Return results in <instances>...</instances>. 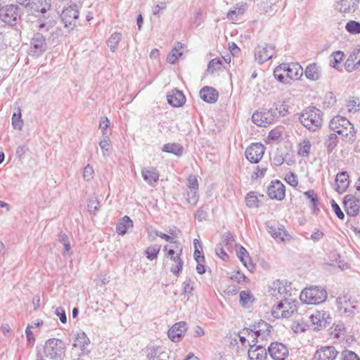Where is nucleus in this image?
<instances>
[{
    "instance_id": "1",
    "label": "nucleus",
    "mask_w": 360,
    "mask_h": 360,
    "mask_svg": "<svg viewBox=\"0 0 360 360\" xmlns=\"http://www.w3.org/2000/svg\"><path fill=\"white\" fill-rule=\"evenodd\" d=\"M330 130L342 136V139L353 143L356 139V131L354 125L345 117L335 116L329 123Z\"/></svg>"
},
{
    "instance_id": "30",
    "label": "nucleus",
    "mask_w": 360,
    "mask_h": 360,
    "mask_svg": "<svg viewBox=\"0 0 360 360\" xmlns=\"http://www.w3.org/2000/svg\"><path fill=\"white\" fill-rule=\"evenodd\" d=\"M167 101L172 106L181 107L184 104L186 98L181 91L172 90L167 95Z\"/></svg>"
},
{
    "instance_id": "16",
    "label": "nucleus",
    "mask_w": 360,
    "mask_h": 360,
    "mask_svg": "<svg viewBox=\"0 0 360 360\" xmlns=\"http://www.w3.org/2000/svg\"><path fill=\"white\" fill-rule=\"evenodd\" d=\"M266 226L268 233L277 242H288L292 238L289 233L285 229H284L283 227L274 226L269 222L266 224Z\"/></svg>"
},
{
    "instance_id": "13",
    "label": "nucleus",
    "mask_w": 360,
    "mask_h": 360,
    "mask_svg": "<svg viewBox=\"0 0 360 360\" xmlns=\"http://www.w3.org/2000/svg\"><path fill=\"white\" fill-rule=\"evenodd\" d=\"M268 352L273 360H285L289 356L287 346L281 342H273L268 347Z\"/></svg>"
},
{
    "instance_id": "2",
    "label": "nucleus",
    "mask_w": 360,
    "mask_h": 360,
    "mask_svg": "<svg viewBox=\"0 0 360 360\" xmlns=\"http://www.w3.org/2000/svg\"><path fill=\"white\" fill-rule=\"evenodd\" d=\"M299 120L302 124L307 129L315 131L322 126L323 114L319 109L310 106L302 110L300 115Z\"/></svg>"
},
{
    "instance_id": "53",
    "label": "nucleus",
    "mask_w": 360,
    "mask_h": 360,
    "mask_svg": "<svg viewBox=\"0 0 360 360\" xmlns=\"http://www.w3.org/2000/svg\"><path fill=\"white\" fill-rule=\"evenodd\" d=\"M340 360H360V357L354 352L345 349L340 353Z\"/></svg>"
},
{
    "instance_id": "20",
    "label": "nucleus",
    "mask_w": 360,
    "mask_h": 360,
    "mask_svg": "<svg viewBox=\"0 0 360 360\" xmlns=\"http://www.w3.org/2000/svg\"><path fill=\"white\" fill-rule=\"evenodd\" d=\"M187 330V324L185 321H180L174 324L168 330L169 338L174 342H179Z\"/></svg>"
},
{
    "instance_id": "39",
    "label": "nucleus",
    "mask_w": 360,
    "mask_h": 360,
    "mask_svg": "<svg viewBox=\"0 0 360 360\" xmlns=\"http://www.w3.org/2000/svg\"><path fill=\"white\" fill-rule=\"evenodd\" d=\"M338 143V138L335 133H331L325 139L324 146L326 148L327 152L330 153L337 146Z\"/></svg>"
},
{
    "instance_id": "18",
    "label": "nucleus",
    "mask_w": 360,
    "mask_h": 360,
    "mask_svg": "<svg viewBox=\"0 0 360 360\" xmlns=\"http://www.w3.org/2000/svg\"><path fill=\"white\" fill-rule=\"evenodd\" d=\"M267 194L271 199L281 200L285 196V187L278 180L271 181V184L268 187Z\"/></svg>"
},
{
    "instance_id": "36",
    "label": "nucleus",
    "mask_w": 360,
    "mask_h": 360,
    "mask_svg": "<svg viewBox=\"0 0 360 360\" xmlns=\"http://www.w3.org/2000/svg\"><path fill=\"white\" fill-rule=\"evenodd\" d=\"M155 236H158L161 238L165 240L166 241L171 243L169 245V248H174L177 250H180V243L176 239L175 236H169L166 233H162L160 231H156L155 232Z\"/></svg>"
},
{
    "instance_id": "28",
    "label": "nucleus",
    "mask_w": 360,
    "mask_h": 360,
    "mask_svg": "<svg viewBox=\"0 0 360 360\" xmlns=\"http://www.w3.org/2000/svg\"><path fill=\"white\" fill-rule=\"evenodd\" d=\"M200 98L206 103H214L218 98V92L212 87L205 86L200 91Z\"/></svg>"
},
{
    "instance_id": "29",
    "label": "nucleus",
    "mask_w": 360,
    "mask_h": 360,
    "mask_svg": "<svg viewBox=\"0 0 360 360\" xmlns=\"http://www.w3.org/2000/svg\"><path fill=\"white\" fill-rule=\"evenodd\" d=\"M336 191L338 193H343L349 185V175L347 172H342L336 175Z\"/></svg>"
},
{
    "instance_id": "35",
    "label": "nucleus",
    "mask_w": 360,
    "mask_h": 360,
    "mask_svg": "<svg viewBox=\"0 0 360 360\" xmlns=\"http://www.w3.org/2000/svg\"><path fill=\"white\" fill-rule=\"evenodd\" d=\"M162 150L165 153L174 154L177 156H181L183 154V147L176 143H166L163 145Z\"/></svg>"
},
{
    "instance_id": "56",
    "label": "nucleus",
    "mask_w": 360,
    "mask_h": 360,
    "mask_svg": "<svg viewBox=\"0 0 360 360\" xmlns=\"http://www.w3.org/2000/svg\"><path fill=\"white\" fill-rule=\"evenodd\" d=\"M221 65L222 61L220 59H212L208 64L207 71L210 73H213L214 71L220 70Z\"/></svg>"
},
{
    "instance_id": "3",
    "label": "nucleus",
    "mask_w": 360,
    "mask_h": 360,
    "mask_svg": "<svg viewBox=\"0 0 360 360\" xmlns=\"http://www.w3.org/2000/svg\"><path fill=\"white\" fill-rule=\"evenodd\" d=\"M65 350L66 346L64 341L54 338L46 340L43 348L44 356L51 360H62Z\"/></svg>"
},
{
    "instance_id": "24",
    "label": "nucleus",
    "mask_w": 360,
    "mask_h": 360,
    "mask_svg": "<svg viewBox=\"0 0 360 360\" xmlns=\"http://www.w3.org/2000/svg\"><path fill=\"white\" fill-rule=\"evenodd\" d=\"M359 0H335V8L341 13H354L358 8Z\"/></svg>"
},
{
    "instance_id": "9",
    "label": "nucleus",
    "mask_w": 360,
    "mask_h": 360,
    "mask_svg": "<svg viewBox=\"0 0 360 360\" xmlns=\"http://www.w3.org/2000/svg\"><path fill=\"white\" fill-rule=\"evenodd\" d=\"M19 17V8L16 5H6L0 8V18L8 25H15Z\"/></svg>"
},
{
    "instance_id": "25",
    "label": "nucleus",
    "mask_w": 360,
    "mask_h": 360,
    "mask_svg": "<svg viewBox=\"0 0 360 360\" xmlns=\"http://www.w3.org/2000/svg\"><path fill=\"white\" fill-rule=\"evenodd\" d=\"M90 345V340L84 332L77 333L74 340L73 347L79 348L82 351V354H88L89 349L88 347Z\"/></svg>"
},
{
    "instance_id": "32",
    "label": "nucleus",
    "mask_w": 360,
    "mask_h": 360,
    "mask_svg": "<svg viewBox=\"0 0 360 360\" xmlns=\"http://www.w3.org/2000/svg\"><path fill=\"white\" fill-rule=\"evenodd\" d=\"M246 331L248 335H250V333H266V332L271 333V326L266 322L260 321L257 325L253 326L252 329L247 328Z\"/></svg>"
},
{
    "instance_id": "62",
    "label": "nucleus",
    "mask_w": 360,
    "mask_h": 360,
    "mask_svg": "<svg viewBox=\"0 0 360 360\" xmlns=\"http://www.w3.org/2000/svg\"><path fill=\"white\" fill-rule=\"evenodd\" d=\"M207 210V207H205L198 208L195 213V218L200 221L205 220L206 219Z\"/></svg>"
},
{
    "instance_id": "47",
    "label": "nucleus",
    "mask_w": 360,
    "mask_h": 360,
    "mask_svg": "<svg viewBox=\"0 0 360 360\" xmlns=\"http://www.w3.org/2000/svg\"><path fill=\"white\" fill-rule=\"evenodd\" d=\"M160 248L161 246L157 244L148 247L145 250L146 257L150 261L156 259L160 252Z\"/></svg>"
},
{
    "instance_id": "8",
    "label": "nucleus",
    "mask_w": 360,
    "mask_h": 360,
    "mask_svg": "<svg viewBox=\"0 0 360 360\" xmlns=\"http://www.w3.org/2000/svg\"><path fill=\"white\" fill-rule=\"evenodd\" d=\"M336 304L340 311L345 316H352L357 311L355 301H352L351 296L348 295H340L336 299Z\"/></svg>"
},
{
    "instance_id": "19",
    "label": "nucleus",
    "mask_w": 360,
    "mask_h": 360,
    "mask_svg": "<svg viewBox=\"0 0 360 360\" xmlns=\"http://www.w3.org/2000/svg\"><path fill=\"white\" fill-rule=\"evenodd\" d=\"M285 69L288 80H299L304 74L302 67L299 63H282Z\"/></svg>"
},
{
    "instance_id": "46",
    "label": "nucleus",
    "mask_w": 360,
    "mask_h": 360,
    "mask_svg": "<svg viewBox=\"0 0 360 360\" xmlns=\"http://www.w3.org/2000/svg\"><path fill=\"white\" fill-rule=\"evenodd\" d=\"M12 125L15 129L21 130L23 126V120L21 116V110L18 108L12 116Z\"/></svg>"
},
{
    "instance_id": "43",
    "label": "nucleus",
    "mask_w": 360,
    "mask_h": 360,
    "mask_svg": "<svg viewBox=\"0 0 360 360\" xmlns=\"http://www.w3.org/2000/svg\"><path fill=\"white\" fill-rule=\"evenodd\" d=\"M308 328V324L302 319L293 321L290 326L291 330L296 334L305 332Z\"/></svg>"
},
{
    "instance_id": "60",
    "label": "nucleus",
    "mask_w": 360,
    "mask_h": 360,
    "mask_svg": "<svg viewBox=\"0 0 360 360\" xmlns=\"http://www.w3.org/2000/svg\"><path fill=\"white\" fill-rule=\"evenodd\" d=\"M187 186L188 189H198V183L197 178L194 175H190L188 178Z\"/></svg>"
},
{
    "instance_id": "37",
    "label": "nucleus",
    "mask_w": 360,
    "mask_h": 360,
    "mask_svg": "<svg viewBox=\"0 0 360 360\" xmlns=\"http://www.w3.org/2000/svg\"><path fill=\"white\" fill-rule=\"evenodd\" d=\"M311 148V144L309 140L304 139L298 144L297 155L301 157H308Z\"/></svg>"
},
{
    "instance_id": "58",
    "label": "nucleus",
    "mask_w": 360,
    "mask_h": 360,
    "mask_svg": "<svg viewBox=\"0 0 360 360\" xmlns=\"http://www.w3.org/2000/svg\"><path fill=\"white\" fill-rule=\"evenodd\" d=\"M94 171L91 166L87 165L84 169L83 172V178L85 181H90L94 177Z\"/></svg>"
},
{
    "instance_id": "52",
    "label": "nucleus",
    "mask_w": 360,
    "mask_h": 360,
    "mask_svg": "<svg viewBox=\"0 0 360 360\" xmlns=\"http://www.w3.org/2000/svg\"><path fill=\"white\" fill-rule=\"evenodd\" d=\"M346 30L353 34H356L360 33V22L354 21V20H349L348 22H347L345 26Z\"/></svg>"
},
{
    "instance_id": "11",
    "label": "nucleus",
    "mask_w": 360,
    "mask_h": 360,
    "mask_svg": "<svg viewBox=\"0 0 360 360\" xmlns=\"http://www.w3.org/2000/svg\"><path fill=\"white\" fill-rule=\"evenodd\" d=\"M275 54V46L272 44L264 43L258 45L255 50V60L262 64L273 57Z\"/></svg>"
},
{
    "instance_id": "57",
    "label": "nucleus",
    "mask_w": 360,
    "mask_h": 360,
    "mask_svg": "<svg viewBox=\"0 0 360 360\" xmlns=\"http://www.w3.org/2000/svg\"><path fill=\"white\" fill-rule=\"evenodd\" d=\"M304 195L310 200L311 205L315 208L318 202V199L315 191L314 190H309L304 192Z\"/></svg>"
},
{
    "instance_id": "42",
    "label": "nucleus",
    "mask_w": 360,
    "mask_h": 360,
    "mask_svg": "<svg viewBox=\"0 0 360 360\" xmlns=\"http://www.w3.org/2000/svg\"><path fill=\"white\" fill-rule=\"evenodd\" d=\"M274 77L280 82L289 84L290 81L288 80L285 69L282 67V64L277 66L274 71Z\"/></svg>"
},
{
    "instance_id": "63",
    "label": "nucleus",
    "mask_w": 360,
    "mask_h": 360,
    "mask_svg": "<svg viewBox=\"0 0 360 360\" xmlns=\"http://www.w3.org/2000/svg\"><path fill=\"white\" fill-rule=\"evenodd\" d=\"M331 206L334 212L336 214L337 217L340 219H343L345 218V214L341 210L340 206L335 202L334 200L331 201Z\"/></svg>"
},
{
    "instance_id": "64",
    "label": "nucleus",
    "mask_w": 360,
    "mask_h": 360,
    "mask_svg": "<svg viewBox=\"0 0 360 360\" xmlns=\"http://www.w3.org/2000/svg\"><path fill=\"white\" fill-rule=\"evenodd\" d=\"M285 181L293 187H296L298 184L297 176L293 173L288 174L285 176Z\"/></svg>"
},
{
    "instance_id": "26",
    "label": "nucleus",
    "mask_w": 360,
    "mask_h": 360,
    "mask_svg": "<svg viewBox=\"0 0 360 360\" xmlns=\"http://www.w3.org/2000/svg\"><path fill=\"white\" fill-rule=\"evenodd\" d=\"M250 345L248 357L250 360H265L267 356L265 345Z\"/></svg>"
},
{
    "instance_id": "33",
    "label": "nucleus",
    "mask_w": 360,
    "mask_h": 360,
    "mask_svg": "<svg viewBox=\"0 0 360 360\" xmlns=\"http://www.w3.org/2000/svg\"><path fill=\"white\" fill-rule=\"evenodd\" d=\"M245 10V4H238L236 7L228 12L227 18L230 20L236 21L238 20V16L243 15Z\"/></svg>"
},
{
    "instance_id": "44",
    "label": "nucleus",
    "mask_w": 360,
    "mask_h": 360,
    "mask_svg": "<svg viewBox=\"0 0 360 360\" xmlns=\"http://www.w3.org/2000/svg\"><path fill=\"white\" fill-rule=\"evenodd\" d=\"M254 302V297L250 290H243L240 292V303L243 307H248Z\"/></svg>"
},
{
    "instance_id": "45",
    "label": "nucleus",
    "mask_w": 360,
    "mask_h": 360,
    "mask_svg": "<svg viewBox=\"0 0 360 360\" xmlns=\"http://www.w3.org/2000/svg\"><path fill=\"white\" fill-rule=\"evenodd\" d=\"M252 338V342L254 345L260 342V345H264V342H266L271 338V333L266 332V333H250L248 335Z\"/></svg>"
},
{
    "instance_id": "23",
    "label": "nucleus",
    "mask_w": 360,
    "mask_h": 360,
    "mask_svg": "<svg viewBox=\"0 0 360 360\" xmlns=\"http://www.w3.org/2000/svg\"><path fill=\"white\" fill-rule=\"evenodd\" d=\"M32 48L33 49L34 54L37 56H41L47 49V44L44 37L39 33L34 35L31 40Z\"/></svg>"
},
{
    "instance_id": "34",
    "label": "nucleus",
    "mask_w": 360,
    "mask_h": 360,
    "mask_svg": "<svg viewBox=\"0 0 360 360\" xmlns=\"http://www.w3.org/2000/svg\"><path fill=\"white\" fill-rule=\"evenodd\" d=\"M51 0H37V2L31 3V8L35 11L46 13L51 8Z\"/></svg>"
},
{
    "instance_id": "4",
    "label": "nucleus",
    "mask_w": 360,
    "mask_h": 360,
    "mask_svg": "<svg viewBox=\"0 0 360 360\" xmlns=\"http://www.w3.org/2000/svg\"><path fill=\"white\" fill-rule=\"evenodd\" d=\"M300 298L302 302L306 304H317L326 301L327 292L321 287L311 286L302 291Z\"/></svg>"
},
{
    "instance_id": "21",
    "label": "nucleus",
    "mask_w": 360,
    "mask_h": 360,
    "mask_svg": "<svg viewBox=\"0 0 360 360\" xmlns=\"http://www.w3.org/2000/svg\"><path fill=\"white\" fill-rule=\"evenodd\" d=\"M141 175L144 181L153 187L156 186L160 177L158 170L153 167H143L141 169Z\"/></svg>"
},
{
    "instance_id": "54",
    "label": "nucleus",
    "mask_w": 360,
    "mask_h": 360,
    "mask_svg": "<svg viewBox=\"0 0 360 360\" xmlns=\"http://www.w3.org/2000/svg\"><path fill=\"white\" fill-rule=\"evenodd\" d=\"M246 205L249 207H256L259 206V200L255 193L250 192L245 197Z\"/></svg>"
},
{
    "instance_id": "17",
    "label": "nucleus",
    "mask_w": 360,
    "mask_h": 360,
    "mask_svg": "<svg viewBox=\"0 0 360 360\" xmlns=\"http://www.w3.org/2000/svg\"><path fill=\"white\" fill-rule=\"evenodd\" d=\"M344 208L347 214L352 217H356L360 209V201L353 195H347L343 200Z\"/></svg>"
},
{
    "instance_id": "15",
    "label": "nucleus",
    "mask_w": 360,
    "mask_h": 360,
    "mask_svg": "<svg viewBox=\"0 0 360 360\" xmlns=\"http://www.w3.org/2000/svg\"><path fill=\"white\" fill-rule=\"evenodd\" d=\"M269 292L271 295L274 297L277 300H279V302L284 299H288V296L290 295L286 283L280 280L275 281L272 283Z\"/></svg>"
},
{
    "instance_id": "10",
    "label": "nucleus",
    "mask_w": 360,
    "mask_h": 360,
    "mask_svg": "<svg viewBox=\"0 0 360 360\" xmlns=\"http://www.w3.org/2000/svg\"><path fill=\"white\" fill-rule=\"evenodd\" d=\"M79 17V11L77 5H71L63 9L60 18L65 27L72 30L76 26Z\"/></svg>"
},
{
    "instance_id": "22",
    "label": "nucleus",
    "mask_w": 360,
    "mask_h": 360,
    "mask_svg": "<svg viewBox=\"0 0 360 360\" xmlns=\"http://www.w3.org/2000/svg\"><path fill=\"white\" fill-rule=\"evenodd\" d=\"M310 321L314 326V330L319 329L321 327H325L329 321L328 319H331L328 312L325 311H317L312 314L310 317Z\"/></svg>"
},
{
    "instance_id": "55",
    "label": "nucleus",
    "mask_w": 360,
    "mask_h": 360,
    "mask_svg": "<svg viewBox=\"0 0 360 360\" xmlns=\"http://www.w3.org/2000/svg\"><path fill=\"white\" fill-rule=\"evenodd\" d=\"M186 200L189 204L195 205L198 201V189H188Z\"/></svg>"
},
{
    "instance_id": "51",
    "label": "nucleus",
    "mask_w": 360,
    "mask_h": 360,
    "mask_svg": "<svg viewBox=\"0 0 360 360\" xmlns=\"http://www.w3.org/2000/svg\"><path fill=\"white\" fill-rule=\"evenodd\" d=\"M121 39L122 34L119 32L113 33L109 38L108 41V46L112 52H114L116 50L117 46L120 41L121 40Z\"/></svg>"
},
{
    "instance_id": "7",
    "label": "nucleus",
    "mask_w": 360,
    "mask_h": 360,
    "mask_svg": "<svg viewBox=\"0 0 360 360\" xmlns=\"http://www.w3.org/2000/svg\"><path fill=\"white\" fill-rule=\"evenodd\" d=\"M276 118H277V113L273 109L256 111L252 116V122L257 126L263 127L272 124Z\"/></svg>"
},
{
    "instance_id": "31",
    "label": "nucleus",
    "mask_w": 360,
    "mask_h": 360,
    "mask_svg": "<svg viewBox=\"0 0 360 360\" xmlns=\"http://www.w3.org/2000/svg\"><path fill=\"white\" fill-rule=\"evenodd\" d=\"M133 226L132 220L128 217H122L116 226V231L120 235H124L129 228Z\"/></svg>"
},
{
    "instance_id": "59",
    "label": "nucleus",
    "mask_w": 360,
    "mask_h": 360,
    "mask_svg": "<svg viewBox=\"0 0 360 360\" xmlns=\"http://www.w3.org/2000/svg\"><path fill=\"white\" fill-rule=\"evenodd\" d=\"M267 170L266 167H264L263 165H258L256 167V171L252 175V178H260L263 177Z\"/></svg>"
},
{
    "instance_id": "40",
    "label": "nucleus",
    "mask_w": 360,
    "mask_h": 360,
    "mask_svg": "<svg viewBox=\"0 0 360 360\" xmlns=\"http://www.w3.org/2000/svg\"><path fill=\"white\" fill-rule=\"evenodd\" d=\"M344 53L340 51L333 52L329 56L330 65L337 70L340 67V63L343 59Z\"/></svg>"
},
{
    "instance_id": "12",
    "label": "nucleus",
    "mask_w": 360,
    "mask_h": 360,
    "mask_svg": "<svg viewBox=\"0 0 360 360\" xmlns=\"http://www.w3.org/2000/svg\"><path fill=\"white\" fill-rule=\"evenodd\" d=\"M339 353L334 346H321L313 354L312 360H335Z\"/></svg>"
},
{
    "instance_id": "38",
    "label": "nucleus",
    "mask_w": 360,
    "mask_h": 360,
    "mask_svg": "<svg viewBox=\"0 0 360 360\" xmlns=\"http://www.w3.org/2000/svg\"><path fill=\"white\" fill-rule=\"evenodd\" d=\"M183 49L181 43L178 42L172 49V51L167 56V61L171 64H174L177 59L182 55L181 50Z\"/></svg>"
},
{
    "instance_id": "50",
    "label": "nucleus",
    "mask_w": 360,
    "mask_h": 360,
    "mask_svg": "<svg viewBox=\"0 0 360 360\" xmlns=\"http://www.w3.org/2000/svg\"><path fill=\"white\" fill-rule=\"evenodd\" d=\"M235 243V238L232 233L229 231L224 233L222 236L221 243L222 245H224L226 248L230 250L234 245Z\"/></svg>"
},
{
    "instance_id": "27",
    "label": "nucleus",
    "mask_w": 360,
    "mask_h": 360,
    "mask_svg": "<svg viewBox=\"0 0 360 360\" xmlns=\"http://www.w3.org/2000/svg\"><path fill=\"white\" fill-rule=\"evenodd\" d=\"M305 77L311 81H317L321 77V68L316 63H309L304 71Z\"/></svg>"
},
{
    "instance_id": "49",
    "label": "nucleus",
    "mask_w": 360,
    "mask_h": 360,
    "mask_svg": "<svg viewBox=\"0 0 360 360\" xmlns=\"http://www.w3.org/2000/svg\"><path fill=\"white\" fill-rule=\"evenodd\" d=\"M99 146L101 147L104 156L109 155L112 149L110 138L108 136H103V139L99 141Z\"/></svg>"
},
{
    "instance_id": "48",
    "label": "nucleus",
    "mask_w": 360,
    "mask_h": 360,
    "mask_svg": "<svg viewBox=\"0 0 360 360\" xmlns=\"http://www.w3.org/2000/svg\"><path fill=\"white\" fill-rule=\"evenodd\" d=\"M87 207L89 212L91 214L96 215L100 207V202L96 195H94L89 198Z\"/></svg>"
},
{
    "instance_id": "5",
    "label": "nucleus",
    "mask_w": 360,
    "mask_h": 360,
    "mask_svg": "<svg viewBox=\"0 0 360 360\" xmlns=\"http://www.w3.org/2000/svg\"><path fill=\"white\" fill-rule=\"evenodd\" d=\"M298 302L292 299H284L272 308V315L276 319L288 318L297 311Z\"/></svg>"
},
{
    "instance_id": "41",
    "label": "nucleus",
    "mask_w": 360,
    "mask_h": 360,
    "mask_svg": "<svg viewBox=\"0 0 360 360\" xmlns=\"http://www.w3.org/2000/svg\"><path fill=\"white\" fill-rule=\"evenodd\" d=\"M194 285L195 281L193 279L191 278H186V280L183 283L182 294L187 297V300H188L193 295V291L194 290Z\"/></svg>"
},
{
    "instance_id": "61",
    "label": "nucleus",
    "mask_w": 360,
    "mask_h": 360,
    "mask_svg": "<svg viewBox=\"0 0 360 360\" xmlns=\"http://www.w3.org/2000/svg\"><path fill=\"white\" fill-rule=\"evenodd\" d=\"M33 328V326L28 325L25 330V334L27 340V342L30 346H32L34 344L35 338L32 334L31 328Z\"/></svg>"
},
{
    "instance_id": "14",
    "label": "nucleus",
    "mask_w": 360,
    "mask_h": 360,
    "mask_svg": "<svg viewBox=\"0 0 360 360\" xmlns=\"http://www.w3.org/2000/svg\"><path fill=\"white\" fill-rule=\"evenodd\" d=\"M265 151L264 146L259 143H252L245 150V157L252 163H258Z\"/></svg>"
},
{
    "instance_id": "6",
    "label": "nucleus",
    "mask_w": 360,
    "mask_h": 360,
    "mask_svg": "<svg viewBox=\"0 0 360 360\" xmlns=\"http://www.w3.org/2000/svg\"><path fill=\"white\" fill-rule=\"evenodd\" d=\"M164 251L167 252V257L173 262L170 268L171 272L175 276H179L182 271L184 262L180 256L182 253V248L180 246L181 250H177L174 248H169V245L164 246Z\"/></svg>"
}]
</instances>
